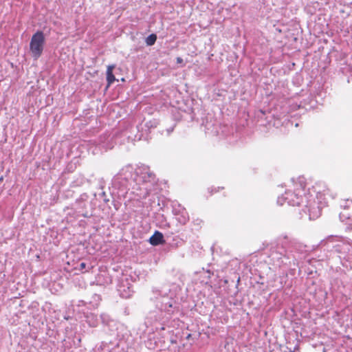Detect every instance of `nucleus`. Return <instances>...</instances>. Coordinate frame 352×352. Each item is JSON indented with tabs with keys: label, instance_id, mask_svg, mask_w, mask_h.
I'll return each mask as SVG.
<instances>
[{
	"label": "nucleus",
	"instance_id": "1",
	"mask_svg": "<svg viewBox=\"0 0 352 352\" xmlns=\"http://www.w3.org/2000/svg\"><path fill=\"white\" fill-rule=\"evenodd\" d=\"M306 188L303 179H298L293 183L292 188L288 189L285 192L278 198L277 202L283 205L285 202L292 206H299L302 201Z\"/></svg>",
	"mask_w": 352,
	"mask_h": 352
},
{
	"label": "nucleus",
	"instance_id": "2",
	"mask_svg": "<svg viewBox=\"0 0 352 352\" xmlns=\"http://www.w3.org/2000/svg\"><path fill=\"white\" fill-rule=\"evenodd\" d=\"M314 192L316 193V203L318 204L317 210L314 208L309 209L310 215L313 218H317L321 214V210L323 208L328 206L329 202L336 197V194L333 192L324 184L318 183L312 187Z\"/></svg>",
	"mask_w": 352,
	"mask_h": 352
},
{
	"label": "nucleus",
	"instance_id": "3",
	"mask_svg": "<svg viewBox=\"0 0 352 352\" xmlns=\"http://www.w3.org/2000/svg\"><path fill=\"white\" fill-rule=\"evenodd\" d=\"M45 36L42 31H37L32 36L30 49L34 59L38 58L43 51Z\"/></svg>",
	"mask_w": 352,
	"mask_h": 352
},
{
	"label": "nucleus",
	"instance_id": "4",
	"mask_svg": "<svg viewBox=\"0 0 352 352\" xmlns=\"http://www.w3.org/2000/svg\"><path fill=\"white\" fill-rule=\"evenodd\" d=\"M149 243L153 245L164 244L165 241L164 239L162 233L159 231H155V233L150 237Z\"/></svg>",
	"mask_w": 352,
	"mask_h": 352
},
{
	"label": "nucleus",
	"instance_id": "5",
	"mask_svg": "<svg viewBox=\"0 0 352 352\" xmlns=\"http://www.w3.org/2000/svg\"><path fill=\"white\" fill-rule=\"evenodd\" d=\"M115 68V65H111L107 67V87H109L115 80L116 78L113 74V70Z\"/></svg>",
	"mask_w": 352,
	"mask_h": 352
},
{
	"label": "nucleus",
	"instance_id": "6",
	"mask_svg": "<svg viewBox=\"0 0 352 352\" xmlns=\"http://www.w3.org/2000/svg\"><path fill=\"white\" fill-rule=\"evenodd\" d=\"M340 218L342 221L346 222L347 224L346 229L348 230H352V219L351 220L350 223H347V220L350 219V217L348 216V212L346 210H344L340 213Z\"/></svg>",
	"mask_w": 352,
	"mask_h": 352
},
{
	"label": "nucleus",
	"instance_id": "7",
	"mask_svg": "<svg viewBox=\"0 0 352 352\" xmlns=\"http://www.w3.org/2000/svg\"><path fill=\"white\" fill-rule=\"evenodd\" d=\"M157 40V36L155 34H150L146 38V43L148 46H151L154 45Z\"/></svg>",
	"mask_w": 352,
	"mask_h": 352
},
{
	"label": "nucleus",
	"instance_id": "8",
	"mask_svg": "<svg viewBox=\"0 0 352 352\" xmlns=\"http://www.w3.org/2000/svg\"><path fill=\"white\" fill-rule=\"evenodd\" d=\"M85 267H86V263H81L80 264L79 270H84Z\"/></svg>",
	"mask_w": 352,
	"mask_h": 352
},
{
	"label": "nucleus",
	"instance_id": "9",
	"mask_svg": "<svg viewBox=\"0 0 352 352\" xmlns=\"http://www.w3.org/2000/svg\"><path fill=\"white\" fill-rule=\"evenodd\" d=\"M176 61L178 64H182L184 62L183 59L181 57H177L176 58Z\"/></svg>",
	"mask_w": 352,
	"mask_h": 352
},
{
	"label": "nucleus",
	"instance_id": "10",
	"mask_svg": "<svg viewBox=\"0 0 352 352\" xmlns=\"http://www.w3.org/2000/svg\"><path fill=\"white\" fill-rule=\"evenodd\" d=\"M3 180V177H0V182H1Z\"/></svg>",
	"mask_w": 352,
	"mask_h": 352
}]
</instances>
